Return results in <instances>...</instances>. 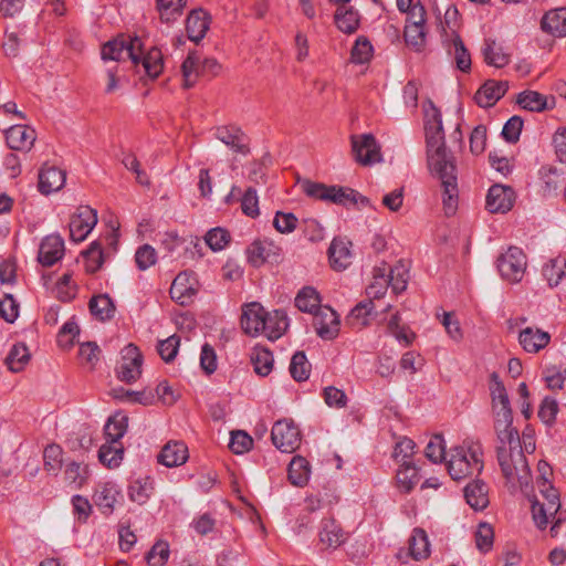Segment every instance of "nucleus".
<instances>
[{"instance_id": "27", "label": "nucleus", "mask_w": 566, "mask_h": 566, "mask_svg": "<svg viewBox=\"0 0 566 566\" xmlns=\"http://www.w3.org/2000/svg\"><path fill=\"white\" fill-rule=\"evenodd\" d=\"M446 46L449 54L454 55L457 67L462 72H469L471 70V55L460 35L452 31Z\"/></svg>"}, {"instance_id": "57", "label": "nucleus", "mask_w": 566, "mask_h": 566, "mask_svg": "<svg viewBox=\"0 0 566 566\" xmlns=\"http://www.w3.org/2000/svg\"><path fill=\"white\" fill-rule=\"evenodd\" d=\"M169 545L165 541H158L147 553L146 559L150 566H164L169 558Z\"/></svg>"}, {"instance_id": "39", "label": "nucleus", "mask_w": 566, "mask_h": 566, "mask_svg": "<svg viewBox=\"0 0 566 566\" xmlns=\"http://www.w3.org/2000/svg\"><path fill=\"white\" fill-rule=\"evenodd\" d=\"M200 56L196 51L189 52L181 64V73L184 77V87L190 88L195 86L200 73Z\"/></svg>"}, {"instance_id": "9", "label": "nucleus", "mask_w": 566, "mask_h": 566, "mask_svg": "<svg viewBox=\"0 0 566 566\" xmlns=\"http://www.w3.org/2000/svg\"><path fill=\"white\" fill-rule=\"evenodd\" d=\"M143 355L137 346L128 344L122 350V363L116 369L117 378L126 384L135 382L142 375Z\"/></svg>"}, {"instance_id": "17", "label": "nucleus", "mask_w": 566, "mask_h": 566, "mask_svg": "<svg viewBox=\"0 0 566 566\" xmlns=\"http://www.w3.org/2000/svg\"><path fill=\"white\" fill-rule=\"evenodd\" d=\"M249 262L253 266H260L265 262H277L281 256V248L269 240L254 241L248 249Z\"/></svg>"}, {"instance_id": "8", "label": "nucleus", "mask_w": 566, "mask_h": 566, "mask_svg": "<svg viewBox=\"0 0 566 566\" xmlns=\"http://www.w3.org/2000/svg\"><path fill=\"white\" fill-rule=\"evenodd\" d=\"M96 223L97 211L90 206H80L69 223L70 239L74 242L84 241Z\"/></svg>"}, {"instance_id": "2", "label": "nucleus", "mask_w": 566, "mask_h": 566, "mask_svg": "<svg viewBox=\"0 0 566 566\" xmlns=\"http://www.w3.org/2000/svg\"><path fill=\"white\" fill-rule=\"evenodd\" d=\"M490 391L494 412V430L497 446L520 443V434L513 427V412L506 389L496 373L491 374Z\"/></svg>"}, {"instance_id": "34", "label": "nucleus", "mask_w": 566, "mask_h": 566, "mask_svg": "<svg viewBox=\"0 0 566 566\" xmlns=\"http://www.w3.org/2000/svg\"><path fill=\"white\" fill-rule=\"evenodd\" d=\"M154 492V480L150 476H143L133 480L128 485L130 501L145 504Z\"/></svg>"}, {"instance_id": "32", "label": "nucleus", "mask_w": 566, "mask_h": 566, "mask_svg": "<svg viewBox=\"0 0 566 566\" xmlns=\"http://www.w3.org/2000/svg\"><path fill=\"white\" fill-rule=\"evenodd\" d=\"M139 55L138 64L142 63L145 73L150 78L158 77L164 69V57L163 53L157 48H151L147 51V53H144V50L137 51Z\"/></svg>"}, {"instance_id": "29", "label": "nucleus", "mask_w": 566, "mask_h": 566, "mask_svg": "<svg viewBox=\"0 0 566 566\" xmlns=\"http://www.w3.org/2000/svg\"><path fill=\"white\" fill-rule=\"evenodd\" d=\"M264 323L262 333L271 340L280 338L289 326L286 314L279 310L272 313L266 312Z\"/></svg>"}, {"instance_id": "25", "label": "nucleus", "mask_w": 566, "mask_h": 566, "mask_svg": "<svg viewBox=\"0 0 566 566\" xmlns=\"http://www.w3.org/2000/svg\"><path fill=\"white\" fill-rule=\"evenodd\" d=\"M518 342L527 353H537L551 342V335L539 328L526 327L520 332Z\"/></svg>"}, {"instance_id": "61", "label": "nucleus", "mask_w": 566, "mask_h": 566, "mask_svg": "<svg viewBox=\"0 0 566 566\" xmlns=\"http://www.w3.org/2000/svg\"><path fill=\"white\" fill-rule=\"evenodd\" d=\"M180 345V338L177 335H171L168 338L160 340L157 346L158 354L166 363H170L177 356Z\"/></svg>"}, {"instance_id": "46", "label": "nucleus", "mask_w": 566, "mask_h": 566, "mask_svg": "<svg viewBox=\"0 0 566 566\" xmlns=\"http://www.w3.org/2000/svg\"><path fill=\"white\" fill-rule=\"evenodd\" d=\"M543 275L551 286L558 285L560 280L566 275V259L564 256L552 259L543 268Z\"/></svg>"}, {"instance_id": "36", "label": "nucleus", "mask_w": 566, "mask_h": 566, "mask_svg": "<svg viewBox=\"0 0 566 566\" xmlns=\"http://www.w3.org/2000/svg\"><path fill=\"white\" fill-rule=\"evenodd\" d=\"M335 23L342 32L353 34L359 28L360 15L357 10L340 6L335 12Z\"/></svg>"}, {"instance_id": "15", "label": "nucleus", "mask_w": 566, "mask_h": 566, "mask_svg": "<svg viewBox=\"0 0 566 566\" xmlns=\"http://www.w3.org/2000/svg\"><path fill=\"white\" fill-rule=\"evenodd\" d=\"M214 136L233 153L244 156L250 153L248 138L242 129L237 126H219L216 128Z\"/></svg>"}, {"instance_id": "38", "label": "nucleus", "mask_w": 566, "mask_h": 566, "mask_svg": "<svg viewBox=\"0 0 566 566\" xmlns=\"http://www.w3.org/2000/svg\"><path fill=\"white\" fill-rule=\"evenodd\" d=\"M484 61L486 64L497 69L504 67L510 62V55L503 51V48L492 39L484 41L482 49Z\"/></svg>"}, {"instance_id": "48", "label": "nucleus", "mask_w": 566, "mask_h": 566, "mask_svg": "<svg viewBox=\"0 0 566 566\" xmlns=\"http://www.w3.org/2000/svg\"><path fill=\"white\" fill-rule=\"evenodd\" d=\"M516 102L521 107L531 112H542L547 107L546 97L535 91L520 93Z\"/></svg>"}, {"instance_id": "50", "label": "nucleus", "mask_w": 566, "mask_h": 566, "mask_svg": "<svg viewBox=\"0 0 566 566\" xmlns=\"http://www.w3.org/2000/svg\"><path fill=\"white\" fill-rule=\"evenodd\" d=\"M474 538L475 546L481 553L486 554L490 552L494 542V530L492 525L485 522L479 523L474 532Z\"/></svg>"}, {"instance_id": "58", "label": "nucleus", "mask_w": 566, "mask_h": 566, "mask_svg": "<svg viewBox=\"0 0 566 566\" xmlns=\"http://www.w3.org/2000/svg\"><path fill=\"white\" fill-rule=\"evenodd\" d=\"M135 262L140 271H146L157 262V252L150 244H143L135 253Z\"/></svg>"}, {"instance_id": "40", "label": "nucleus", "mask_w": 566, "mask_h": 566, "mask_svg": "<svg viewBox=\"0 0 566 566\" xmlns=\"http://www.w3.org/2000/svg\"><path fill=\"white\" fill-rule=\"evenodd\" d=\"M295 306L304 313H315L321 306L318 292L312 286H304L295 297Z\"/></svg>"}, {"instance_id": "49", "label": "nucleus", "mask_w": 566, "mask_h": 566, "mask_svg": "<svg viewBox=\"0 0 566 566\" xmlns=\"http://www.w3.org/2000/svg\"><path fill=\"white\" fill-rule=\"evenodd\" d=\"M85 262V270L95 273L104 263V254L101 243L93 241L88 249L82 252Z\"/></svg>"}, {"instance_id": "10", "label": "nucleus", "mask_w": 566, "mask_h": 566, "mask_svg": "<svg viewBox=\"0 0 566 566\" xmlns=\"http://www.w3.org/2000/svg\"><path fill=\"white\" fill-rule=\"evenodd\" d=\"M430 556V542L427 532L421 527L412 530L411 536L408 539V552L400 549L396 557L401 563H407V558L411 557L415 560H423Z\"/></svg>"}, {"instance_id": "31", "label": "nucleus", "mask_w": 566, "mask_h": 566, "mask_svg": "<svg viewBox=\"0 0 566 566\" xmlns=\"http://www.w3.org/2000/svg\"><path fill=\"white\" fill-rule=\"evenodd\" d=\"M310 462L301 455L293 457L287 468V478L291 484L300 488L305 486L310 480Z\"/></svg>"}, {"instance_id": "37", "label": "nucleus", "mask_w": 566, "mask_h": 566, "mask_svg": "<svg viewBox=\"0 0 566 566\" xmlns=\"http://www.w3.org/2000/svg\"><path fill=\"white\" fill-rule=\"evenodd\" d=\"M389 283L387 281V266L384 263L382 266L374 269L373 282L366 287V294L368 300H379L385 296L388 290Z\"/></svg>"}, {"instance_id": "56", "label": "nucleus", "mask_w": 566, "mask_h": 566, "mask_svg": "<svg viewBox=\"0 0 566 566\" xmlns=\"http://www.w3.org/2000/svg\"><path fill=\"white\" fill-rule=\"evenodd\" d=\"M101 349L95 342H86L80 345L78 357L83 365L93 369L99 360Z\"/></svg>"}, {"instance_id": "62", "label": "nucleus", "mask_w": 566, "mask_h": 566, "mask_svg": "<svg viewBox=\"0 0 566 566\" xmlns=\"http://www.w3.org/2000/svg\"><path fill=\"white\" fill-rule=\"evenodd\" d=\"M298 219L292 212L277 211L273 219V227L280 233H291L297 227Z\"/></svg>"}, {"instance_id": "16", "label": "nucleus", "mask_w": 566, "mask_h": 566, "mask_svg": "<svg viewBox=\"0 0 566 566\" xmlns=\"http://www.w3.org/2000/svg\"><path fill=\"white\" fill-rule=\"evenodd\" d=\"M509 90L506 81L488 80L474 94L475 103L483 108L494 106Z\"/></svg>"}, {"instance_id": "7", "label": "nucleus", "mask_w": 566, "mask_h": 566, "mask_svg": "<svg viewBox=\"0 0 566 566\" xmlns=\"http://www.w3.org/2000/svg\"><path fill=\"white\" fill-rule=\"evenodd\" d=\"M271 440L281 452L293 453L301 444V431L291 419L277 420L272 427Z\"/></svg>"}, {"instance_id": "21", "label": "nucleus", "mask_w": 566, "mask_h": 566, "mask_svg": "<svg viewBox=\"0 0 566 566\" xmlns=\"http://www.w3.org/2000/svg\"><path fill=\"white\" fill-rule=\"evenodd\" d=\"M119 495L120 490L115 483H99L93 494V502L103 514L109 515L113 513L115 503Z\"/></svg>"}, {"instance_id": "33", "label": "nucleus", "mask_w": 566, "mask_h": 566, "mask_svg": "<svg viewBox=\"0 0 566 566\" xmlns=\"http://www.w3.org/2000/svg\"><path fill=\"white\" fill-rule=\"evenodd\" d=\"M91 314L101 322L109 321L114 317L115 305L107 294L93 296L88 302Z\"/></svg>"}, {"instance_id": "45", "label": "nucleus", "mask_w": 566, "mask_h": 566, "mask_svg": "<svg viewBox=\"0 0 566 566\" xmlns=\"http://www.w3.org/2000/svg\"><path fill=\"white\" fill-rule=\"evenodd\" d=\"M396 478L399 488L406 493H409L420 481L418 469L412 463L400 464Z\"/></svg>"}, {"instance_id": "54", "label": "nucleus", "mask_w": 566, "mask_h": 566, "mask_svg": "<svg viewBox=\"0 0 566 566\" xmlns=\"http://www.w3.org/2000/svg\"><path fill=\"white\" fill-rule=\"evenodd\" d=\"M405 41L416 51H421L426 43L424 27L416 25V23H407L405 27Z\"/></svg>"}, {"instance_id": "19", "label": "nucleus", "mask_w": 566, "mask_h": 566, "mask_svg": "<svg viewBox=\"0 0 566 566\" xmlns=\"http://www.w3.org/2000/svg\"><path fill=\"white\" fill-rule=\"evenodd\" d=\"M35 139V130L27 125H13L6 130L7 145L13 150L28 151Z\"/></svg>"}, {"instance_id": "42", "label": "nucleus", "mask_w": 566, "mask_h": 566, "mask_svg": "<svg viewBox=\"0 0 566 566\" xmlns=\"http://www.w3.org/2000/svg\"><path fill=\"white\" fill-rule=\"evenodd\" d=\"M124 455L123 443H112L105 441L98 450L99 461L109 469L117 468Z\"/></svg>"}, {"instance_id": "43", "label": "nucleus", "mask_w": 566, "mask_h": 566, "mask_svg": "<svg viewBox=\"0 0 566 566\" xmlns=\"http://www.w3.org/2000/svg\"><path fill=\"white\" fill-rule=\"evenodd\" d=\"M187 6V0H156V7L163 22L177 20Z\"/></svg>"}, {"instance_id": "23", "label": "nucleus", "mask_w": 566, "mask_h": 566, "mask_svg": "<svg viewBox=\"0 0 566 566\" xmlns=\"http://www.w3.org/2000/svg\"><path fill=\"white\" fill-rule=\"evenodd\" d=\"M188 457V448L184 442L169 441L163 447L157 460L167 468H174L184 464Z\"/></svg>"}, {"instance_id": "1", "label": "nucleus", "mask_w": 566, "mask_h": 566, "mask_svg": "<svg viewBox=\"0 0 566 566\" xmlns=\"http://www.w3.org/2000/svg\"><path fill=\"white\" fill-rule=\"evenodd\" d=\"M426 142L429 170L440 181L446 216H452L459 200L457 165L454 156L447 150L442 118L438 109H434L432 120L426 125Z\"/></svg>"}, {"instance_id": "26", "label": "nucleus", "mask_w": 566, "mask_h": 566, "mask_svg": "<svg viewBox=\"0 0 566 566\" xmlns=\"http://www.w3.org/2000/svg\"><path fill=\"white\" fill-rule=\"evenodd\" d=\"M464 497L473 510H484L490 503L488 485L482 480H474L464 488Z\"/></svg>"}, {"instance_id": "18", "label": "nucleus", "mask_w": 566, "mask_h": 566, "mask_svg": "<svg viewBox=\"0 0 566 566\" xmlns=\"http://www.w3.org/2000/svg\"><path fill=\"white\" fill-rule=\"evenodd\" d=\"M64 240L60 234L46 235L40 244L38 261L43 266H52L64 255Z\"/></svg>"}, {"instance_id": "30", "label": "nucleus", "mask_w": 566, "mask_h": 566, "mask_svg": "<svg viewBox=\"0 0 566 566\" xmlns=\"http://www.w3.org/2000/svg\"><path fill=\"white\" fill-rule=\"evenodd\" d=\"M349 242L342 239H334L328 249L331 265L335 270H344L350 264L352 253Z\"/></svg>"}, {"instance_id": "41", "label": "nucleus", "mask_w": 566, "mask_h": 566, "mask_svg": "<svg viewBox=\"0 0 566 566\" xmlns=\"http://www.w3.org/2000/svg\"><path fill=\"white\" fill-rule=\"evenodd\" d=\"M273 356L272 353L260 346H255L251 353V364L253 365L254 371L262 377L268 376L273 369Z\"/></svg>"}, {"instance_id": "59", "label": "nucleus", "mask_w": 566, "mask_h": 566, "mask_svg": "<svg viewBox=\"0 0 566 566\" xmlns=\"http://www.w3.org/2000/svg\"><path fill=\"white\" fill-rule=\"evenodd\" d=\"M558 402L552 397H545L538 409V418L548 427H552L556 421L558 413Z\"/></svg>"}, {"instance_id": "35", "label": "nucleus", "mask_w": 566, "mask_h": 566, "mask_svg": "<svg viewBox=\"0 0 566 566\" xmlns=\"http://www.w3.org/2000/svg\"><path fill=\"white\" fill-rule=\"evenodd\" d=\"M127 427L128 417L122 412H116L108 418L104 427L105 440L112 443H122L120 439L126 433Z\"/></svg>"}, {"instance_id": "55", "label": "nucleus", "mask_w": 566, "mask_h": 566, "mask_svg": "<svg viewBox=\"0 0 566 566\" xmlns=\"http://www.w3.org/2000/svg\"><path fill=\"white\" fill-rule=\"evenodd\" d=\"M87 474V465L77 462L69 463L64 471L65 480L69 483L74 484L76 488H80L85 483Z\"/></svg>"}, {"instance_id": "53", "label": "nucleus", "mask_w": 566, "mask_h": 566, "mask_svg": "<svg viewBox=\"0 0 566 566\" xmlns=\"http://www.w3.org/2000/svg\"><path fill=\"white\" fill-rule=\"evenodd\" d=\"M311 364L304 352H296L291 359L290 373L294 380L304 381L310 377Z\"/></svg>"}, {"instance_id": "60", "label": "nucleus", "mask_w": 566, "mask_h": 566, "mask_svg": "<svg viewBox=\"0 0 566 566\" xmlns=\"http://www.w3.org/2000/svg\"><path fill=\"white\" fill-rule=\"evenodd\" d=\"M63 451L57 444H49L43 451L44 469L55 473L62 465Z\"/></svg>"}, {"instance_id": "12", "label": "nucleus", "mask_w": 566, "mask_h": 566, "mask_svg": "<svg viewBox=\"0 0 566 566\" xmlns=\"http://www.w3.org/2000/svg\"><path fill=\"white\" fill-rule=\"evenodd\" d=\"M339 316L329 306H323L314 313L313 326L323 339H334L339 332Z\"/></svg>"}, {"instance_id": "3", "label": "nucleus", "mask_w": 566, "mask_h": 566, "mask_svg": "<svg viewBox=\"0 0 566 566\" xmlns=\"http://www.w3.org/2000/svg\"><path fill=\"white\" fill-rule=\"evenodd\" d=\"M483 451L478 442H464L450 451L447 469L454 481H460L481 473L483 470Z\"/></svg>"}, {"instance_id": "47", "label": "nucleus", "mask_w": 566, "mask_h": 566, "mask_svg": "<svg viewBox=\"0 0 566 566\" xmlns=\"http://www.w3.org/2000/svg\"><path fill=\"white\" fill-rule=\"evenodd\" d=\"M408 280V269L401 261L390 268L389 273H387V281L396 294L407 289Z\"/></svg>"}, {"instance_id": "24", "label": "nucleus", "mask_w": 566, "mask_h": 566, "mask_svg": "<svg viewBox=\"0 0 566 566\" xmlns=\"http://www.w3.org/2000/svg\"><path fill=\"white\" fill-rule=\"evenodd\" d=\"M65 172L53 166H44L39 172V191L50 195L60 190L65 184Z\"/></svg>"}, {"instance_id": "51", "label": "nucleus", "mask_w": 566, "mask_h": 566, "mask_svg": "<svg viewBox=\"0 0 566 566\" xmlns=\"http://www.w3.org/2000/svg\"><path fill=\"white\" fill-rule=\"evenodd\" d=\"M187 277L185 274H178L170 286V296L180 305H185L195 294L192 287L186 285Z\"/></svg>"}, {"instance_id": "20", "label": "nucleus", "mask_w": 566, "mask_h": 566, "mask_svg": "<svg viewBox=\"0 0 566 566\" xmlns=\"http://www.w3.org/2000/svg\"><path fill=\"white\" fill-rule=\"evenodd\" d=\"M318 538L321 545L326 549H336L346 542V533L333 518H323L319 526Z\"/></svg>"}, {"instance_id": "44", "label": "nucleus", "mask_w": 566, "mask_h": 566, "mask_svg": "<svg viewBox=\"0 0 566 566\" xmlns=\"http://www.w3.org/2000/svg\"><path fill=\"white\" fill-rule=\"evenodd\" d=\"M30 360V353L28 347L22 344H14L10 349L6 363L8 368L13 373L21 371Z\"/></svg>"}, {"instance_id": "22", "label": "nucleus", "mask_w": 566, "mask_h": 566, "mask_svg": "<svg viewBox=\"0 0 566 566\" xmlns=\"http://www.w3.org/2000/svg\"><path fill=\"white\" fill-rule=\"evenodd\" d=\"M210 17L202 9L192 10L186 20L188 39L195 43L200 42L209 30Z\"/></svg>"}, {"instance_id": "5", "label": "nucleus", "mask_w": 566, "mask_h": 566, "mask_svg": "<svg viewBox=\"0 0 566 566\" xmlns=\"http://www.w3.org/2000/svg\"><path fill=\"white\" fill-rule=\"evenodd\" d=\"M142 50V40L139 38H126L124 35L108 41L102 46L101 56L105 64L116 63L129 59L135 65H138L139 55L137 51Z\"/></svg>"}, {"instance_id": "52", "label": "nucleus", "mask_w": 566, "mask_h": 566, "mask_svg": "<svg viewBox=\"0 0 566 566\" xmlns=\"http://www.w3.org/2000/svg\"><path fill=\"white\" fill-rule=\"evenodd\" d=\"M373 45L366 36H358L350 51V61L355 64L368 63L373 57Z\"/></svg>"}, {"instance_id": "14", "label": "nucleus", "mask_w": 566, "mask_h": 566, "mask_svg": "<svg viewBox=\"0 0 566 566\" xmlns=\"http://www.w3.org/2000/svg\"><path fill=\"white\" fill-rule=\"evenodd\" d=\"M266 311L258 302L245 304L242 307L241 327L250 336H256L264 328Z\"/></svg>"}, {"instance_id": "64", "label": "nucleus", "mask_w": 566, "mask_h": 566, "mask_svg": "<svg viewBox=\"0 0 566 566\" xmlns=\"http://www.w3.org/2000/svg\"><path fill=\"white\" fill-rule=\"evenodd\" d=\"M205 240L211 250L220 251L229 243L230 233L222 228H213L207 232Z\"/></svg>"}, {"instance_id": "6", "label": "nucleus", "mask_w": 566, "mask_h": 566, "mask_svg": "<svg viewBox=\"0 0 566 566\" xmlns=\"http://www.w3.org/2000/svg\"><path fill=\"white\" fill-rule=\"evenodd\" d=\"M496 266L503 280L509 283H518L527 268L526 254L521 248L510 247L497 258Z\"/></svg>"}, {"instance_id": "28", "label": "nucleus", "mask_w": 566, "mask_h": 566, "mask_svg": "<svg viewBox=\"0 0 566 566\" xmlns=\"http://www.w3.org/2000/svg\"><path fill=\"white\" fill-rule=\"evenodd\" d=\"M542 30L555 36H566V8L551 10L541 21Z\"/></svg>"}, {"instance_id": "11", "label": "nucleus", "mask_w": 566, "mask_h": 566, "mask_svg": "<svg viewBox=\"0 0 566 566\" xmlns=\"http://www.w3.org/2000/svg\"><path fill=\"white\" fill-rule=\"evenodd\" d=\"M515 201V192L509 186L495 184L490 187L485 208L491 213H506L513 208Z\"/></svg>"}, {"instance_id": "63", "label": "nucleus", "mask_w": 566, "mask_h": 566, "mask_svg": "<svg viewBox=\"0 0 566 566\" xmlns=\"http://www.w3.org/2000/svg\"><path fill=\"white\" fill-rule=\"evenodd\" d=\"M424 454L433 463L441 462L446 458V446L442 436L436 434L430 439Z\"/></svg>"}, {"instance_id": "13", "label": "nucleus", "mask_w": 566, "mask_h": 566, "mask_svg": "<svg viewBox=\"0 0 566 566\" xmlns=\"http://www.w3.org/2000/svg\"><path fill=\"white\" fill-rule=\"evenodd\" d=\"M353 154L358 163L371 165L380 160V149L371 134L352 138Z\"/></svg>"}, {"instance_id": "4", "label": "nucleus", "mask_w": 566, "mask_h": 566, "mask_svg": "<svg viewBox=\"0 0 566 566\" xmlns=\"http://www.w3.org/2000/svg\"><path fill=\"white\" fill-rule=\"evenodd\" d=\"M497 461L501 471L510 483L527 485L531 478V470L522 449V444L512 443L496 446Z\"/></svg>"}]
</instances>
